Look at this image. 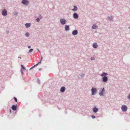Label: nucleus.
Returning a JSON list of instances; mask_svg holds the SVG:
<instances>
[{"label":"nucleus","mask_w":130,"mask_h":130,"mask_svg":"<svg viewBox=\"0 0 130 130\" xmlns=\"http://www.w3.org/2000/svg\"><path fill=\"white\" fill-rule=\"evenodd\" d=\"M97 91V89L95 88L92 87L91 89V95H95Z\"/></svg>","instance_id":"obj_1"},{"label":"nucleus","mask_w":130,"mask_h":130,"mask_svg":"<svg viewBox=\"0 0 130 130\" xmlns=\"http://www.w3.org/2000/svg\"><path fill=\"white\" fill-rule=\"evenodd\" d=\"M60 22L62 25H64L66 23L67 21L64 19L62 18L60 20Z\"/></svg>","instance_id":"obj_2"},{"label":"nucleus","mask_w":130,"mask_h":130,"mask_svg":"<svg viewBox=\"0 0 130 130\" xmlns=\"http://www.w3.org/2000/svg\"><path fill=\"white\" fill-rule=\"evenodd\" d=\"M102 77V82L105 83H107L108 80V77L107 76H103Z\"/></svg>","instance_id":"obj_3"},{"label":"nucleus","mask_w":130,"mask_h":130,"mask_svg":"<svg viewBox=\"0 0 130 130\" xmlns=\"http://www.w3.org/2000/svg\"><path fill=\"white\" fill-rule=\"evenodd\" d=\"M121 109L123 111L126 112L127 110V107L126 105H123L121 107Z\"/></svg>","instance_id":"obj_4"},{"label":"nucleus","mask_w":130,"mask_h":130,"mask_svg":"<svg viewBox=\"0 0 130 130\" xmlns=\"http://www.w3.org/2000/svg\"><path fill=\"white\" fill-rule=\"evenodd\" d=\"M105 92V88L103 87L101 89V91L99 92V94L100 96H104V93Z\"/></svg>","instance_id":"obj_5"},{"label":"nucleus","mask_w":130,"mask_h":130,"mask_svg":"<svg viewBox=\"0 0 130 130\" xmlns=\"http://www.w3.org/2000/svg\"><path fill=\"white\" fill-rule=\"evenodd\" d=\"M21 3L24 5H27L29 3V2L27 0H22Z\"/></svg>","instance_id":"obj_6"},{"label":"nucleus","mask_w":130,"mask_h":130,"mask_svg":"<svg viewBox=\"0 0 130 130\" xmlns=\"http://www.w3.org/2000/svg\"><path fill=\"white\" fill-rule=\"evenodd\" d=\"M2 14L4 16H6L7 14V12L6 9H3L2 11Z\"/></svg>","instance_id":"obj_7"},{"label":"nucleus","mask_w":130,"mask_h":130,"mask_svg":"<svg viewBox=\"0 0 130 130\" xmlns=\"http://www.w3.org/2000/svg\"><path fill=\"white\" fill-rule=\"evenodd\" d=\"M18 107L17 104L15 105H13L11 107V109L14 111L17 110V108Z\"/></svg>","instance_id":"obj_8"},{"label":"nucleus","mask_w":130,"mask_h":130,"mask_svg":"<svg viewBox=\"0 0 130 130\" xmlns=\"http://www.w3.org/2000/svg\"><path fill=\"white\" fill-rule=\"evenodd\" d=\"M73 18L75 19H77L78 18V15L77 13H74L73 15Z\"/></svg>","instance_id":"obj_9"},{"label":"nucleus","mask_w":130,"mask_h":130,"mask_svg":"<svg viewBox=\"0 0 130 130\" xmlns=\"http://www.w3.org/2000/svg\"><path fill=\"white\" fill-rule=\"evenodd\" d=\"M99 109L97 107H94L93 108V111L94 113H96L98 111Z\"/></svg>","instance_id":"obj_10"},{"label":"nucleus","mask_w":130,"mask_h":130,"mask_svg":"<svg viewBox=\"0 0 130 130\" xmlns=\"http://www.w3.org/2000/svg\"><path fill=\"white\" fill-rule=\"evenodd\" d=\"M78 33V32L77 30H73L72 32V35L74 36L77 35Z\"/></svg>","instance_id":"obj_11"},{"label":"nucleus","mask_w":130,"mask_h":130,"mask_svg":"<svg viewBox=\"0 0 130 130\" xmlns=\"http://www.w3.org/2000/svg\"><path fill=\"white\" fill-rule=\"evenodd\" d=\"M66 90L65 87L64 86L62 87L60 89V91L62 93L64 92Z\"/></svg>","instance_id":"obj_12"},{"label":"nucleus","mask_w":130,"mask_h":130,"mask_svg":"<svg viewBox=\"0 0 130 130\" xmlns=\"http://www.w3.org/2000/svg\"><path fill=\"white\" fill-rule=\"evenodd\" d=\"M64 29L66 31H69L70 30L69 26L68 25H66L65 26Z\"/></svg>","instance_id":"obj_13"},{"label":"nucleus","mask_w":130,"mask_h":130,"mask_svg":"<svg viewBox=\"0 0 130 130\" xmlns=\"http://www.w3.org/2000/svg\"><path fill=\"white\" fill-rule=\"evenodd\" d=\"M108 75V74L107 73L103 72L101 74L100 76L102 77L103 76H106Z\"/></svg>","instance_id":"obj_14"},{"label":"nucleus","mask_w":130,"mask_h":130,"mask_svg":"<svg viewBox=\"0 0 130 130\" xmlns=\"http://www.w3.org/2000/svg\"><path fill=\"white\" fill-rule=\"evenodd\" d=\"M31 24L30 23H28L25 24V26L27 28H28L30 27Z\"/></svg>","instance_id":"obj_15"},{"label":"nucleus","mask_w":130,"mask_h":130,"mask_svg":"<svg viewBox=\"0 0 130 130\" xmlns=\"http://www.w3.org/2000/svg\"><path fill=\"white\" fill-rule=\"evenodd\" d=\"M73 7V8L72 9L73 11H75L77 10L78 8L76 6L74 5Z\"/></svg>","instance_id":"obj_16"},{"label":"nucleus","mask_w":130,"mask_h":130,"mask_svg":"<svg viewBox=\"0 0 130 130\" xmlns=\"http://www.w3.org/2000/svg\"><path fill=\"white\" fill-rule=\"evenodd\" d=\"M97 26L96 24H95L93 25L92 27V29H95L97 28Z\"/></svg>","instance_id":"obj_17"},{"label":"nucleus","mask_w":130,"mask_h":130,"mask_svg":"<svg viewBox=\"0 0 130 130\" xmlns=\"http://www.w3.org/2000/svg\"><path fill=\"white\" fill-rule=\"evenodd\" d=\"M93 48H95L98 47V45L96 43H94L93 44Z\"/></svg>","instance_id":"obj_18"},{"label":"nucleus","mask_w":130,"mask_h":130,"mask_svg":"<svg viewBox=\"0 0 130 130\" xmlns=\"http://www.w3.org/2000/svg\"><path fill=\"white\" fill-rule=\"evenodd\" d=\"M113 18L111 16L110 17H108L107 19L108 20L110 21H111L112 20Z\"/></svg>","instance_id":"obj_19"},{"label":"nucleus","mask_w":130,"mask_h":130,"mask_svg":"<svg viewBox=\"0 0 130 130\" xmlns=\"http://www.w3.org/2000/svg\"><path fill=\"white\" fill-rule=\"evenodd\" d=\"M38 18H39L40 19H42V18H43V16H41V14L39 13V14Z\"/></svg>","instance_id":"obj_20"},{"label":"nucleus","mask_w":130,"mask_h":130,"mask_svg":"<svg viewBox=\"0 0 130 130\" xmlns=\"http://www.w3.org/2000/svg\"><path fill=\"white\" fill-rule=\"evenodd\" d=\"M25 36L27 37H28L29 36V34L28 32H27L25 33Z\"/></svg>","instance_id":"obj_21"},{"label":"nucleus","mask_w":130,"mask_h":130,"mask_svg":"<svg viewBox=\"0 0 130 130\" xmlns=\"http://www.w3.org/2000/svg\"><path fill=\"white\" fill-rule=\"evenodd\" d=\"M24 70H26V69L25 67L24 66L22 68H21V71H23Z\"/></svg>","instance_id":"obj_22"},{"label":"nucleus","mask_w":130,"mask_h":130,"mask_svg":"<svg viewBox=\"0 0 130 130\" xmlns=\"http://www.w3.org/2000/svg\"><path fill=\"white\" fill-rule=\"evenodd\" d=\"M40 21V18H37L36 19V21L37 22H39V21Z\"/></svg>","instance_id":"obj_23"},{"label":"nucleus","mask_w":130,"mask_h":130,"mask_svg":"<svg viewBox=\"0 0 130 130\" xmlns=\"http://www.w3.org/2000/svg\"><path fill=\"white\" fill-rule=\"evenodd\" d=\"M33 50L32 48L30 49L29 51L28 52V53H31L33 51Z\"/></svg>","instance_id":"obj_24"},{"label":"nucleus","mask_w":130,"mask_h":130,"mask_svg":"<svg viewBox=\"0 0 130 130\" xmlns=\"http://www.w3.org/2000/svg\"><path fill=\"white\" fill-rule=\"evenodd\" d=\"M18 12L17 11H15V12H14L13 14L15 15H17L18 14Z\"/></svg>","instance_id":"obj_25"},{"label":"nucleus","mask_w":130,"mask_h":130,"mask_svg":"<svg viewBox=\"0 0 130 130\" xmlns=\"http://www.w3.org/2000/svg\"><path fill=\"white\" fill-rule=\"evenodd\" d=\"M13 99L15 102H17V99L15 97H14Z\"/></svg>","instance_id":"obj_26"},{"label":"nucleus","mask_w":130,"mask_h":130,"mask_svg":"<svg viewBox=\"0 0 130 130\" xmlns=\"http://www.w3.org/2000/svg\"><path fill=\"white\" fill-rule=\"evenodd\" d=\"M79 75L81 77H84V74L83 73H81L79 74Z\"/></svg>","instance_id":"obj_27"},{"label":"nucleus","mask_w":130,"mask_h":130,"mask_svg":"<svg viewBox=\"0 0 130 130\" xmlns=\"http://www.w3.org/2000/svg\"><path fill=\"white\" fill-rule=\"evenodd\" d=\"M91 118L93 119H94L95 118V117L93 115H92L91 116Z\"/></svg>","instance_id":"obj_28"},{"label":"nucleus","mask_w":130,"mask_h":130,"mask_svg":"<svg viewBox=\"0 0 130 130\" xmlns=\"http://www.w3.org/2000/svg\"><path fill=\"white\" fill-rule=\"evenodd\" d=\"M127 99L130 100V93H129L128 96H127Z\"/></svg>","instance_id":"obj_29"},{"label":"nucleus","mask_w":130,"mask_h":130,"mask_svg":"<svg viewBox=\"0 0 130 130\" xmlns=\"http://www.w3.org/2000/svg\"><path fill=\"white\" fill-rule=\"evenodd\" d=\"M90 59L91 60H94V57H91V58H90Z\"/></svg>","instance_id":"obj_30"},{"label":"nucleus","mask_w":130,"mask_h":130,"mask_svg":"<svg viewBox=\"0 0 130 130\" xmlns=\"http://www.w3.org/2000/svg\"><path fill=\"white\" fill-rule=\"evenodd\" d=\"M38 80V83L39 84H40V80L39 79H38V80Z\"/></svg>","instance_id":"obj_31"},{"label":"nucleus","mask_w":130,"mask_h":130,"mask_svg":"<svg viewBox=\"0 0 130 130\" xmlns=\"http://www.w3.org/2000/svg\"><path fill=\"white\" fill-rule=\"evenodd\" d=\"M41 63V61H40L38 63H37L38 64H40Z\"/></svg>","instance_id":"obj_32"},{"label":"nucleus","mask_w":130,"mask_h":130,"mask_svg":"<svg viewBox=\"0 0 130 130\" xmlns=\"http://www.w3.org/2000/svg\"><path fill=\"white\" fill-rule=\"evenodd\" d=\"M42 59H43V57H42V56H41V59H40V61H42Z\"/></svg>","instance_id":"obj_33"},{"label":"nucleus","mask_w":130,"mask_h":130,"mask_svg":"<svg viewBox=\"0 0 130 130\" xmlns=\"http://www.w3.org/2000/svg\"><path fill=\"white\" fill-rule=\"evenodd\" d=\"M38 64L37 63L35 65H34V67H35L36 66H37Z\"/></svg>","instance_id":"obj_34"},{"label":"nucleus","mask_w":130,"mask_h":130,"mask_svg":"<svg viewBox=\"0 0 130 130\" xmlns=\"http://www.w3.org/2000/svg\"><path fill=\"white\" fill-rule=\"evenodd\" d=\"M23 71H21V72L22 75H23Z\"/></svg>","instance_id":"obj_35"},{"label":"nucleus","mask_w":130,"mask_h":130,"mask_svg":"<svg viewBox=\"0 0 130 130\" xmlns=\"http://www.w3.org/2000/svg\"><path fill=\"white\" fill-rule=\"evenodd\" d=\"M37 50L39 52L40 54V51L38 49V48L37 49Z\"/></svg>","instance_id":"obj_36"},{"label":"nucleus","mask_w":130,"mask_h":130,"mask_svg":"<svg viewBox=\"0 0 130 130\" xmlns=\"http://www.w3.org/2000/svg\"><path fill=\"white\" fill-rule=\"evenodd\" d=\"M34 66H32L30 69H29V70H30L31 69H32L33 68H34Z\"/></svg>","instance_id":"obj_37"},{"label":"nucleus","mask_w":130,"mask_h":130,"mask_svg":"<svg viewBox=\"0 0 130 130\" xmlns=\"http://www.w3.org/2000/svg\"><path fill=\"white\" fill-rule=\"evenodd\" d=\"M28 47L29 48H31V46H30V45H29L28 46Z\"/></svg>","instance_id":"obj_38"},{"label":"nucleus","mask_w":130,"mask_h":130,"mask_svg":"<svg viewBox=\"0 0 130 130\" xmlns=\"http://www.w3.org/2000/svg\"><path fill=\"white\" fill-rule=\"evenodd\" d=\"M42 70V69L41 68H40L39 69V71H40Z\"/></svg>","instance_id":"obj_39"},{"label":"nucleus","mask_w":130,"mask_h":130,"mask_svg":"<svg viewBox=\"0 0 130 130\" xmlns=\"http://www.w3.org/2000/svg\"><path fill=\"white\" fill-rule=\"evenodd\" d=\"M9 112L10 113H11V109H9Z\"/></svg>","instance_id":"obj_40"},{"label":"nucleus","mask_w":130,"mask_h":130,"mask_svg":"<svg viewBox=\"0 0 130 130\" xmlns=\"http://www.w3.org/2000/svg\"><path fill=\"white\" fill-rule=\"evenodd\" d=\"M21 68H22L24 66L22 64H21Z\"/></svg>","instance_id":"obj_41"},{"label":"nucleus","mask_w":130,"mask_h":130,"mask_svg":"<svg viewBox=\"0 0 130 130\" xmlns=\"http://www.w3.org/2000/svg\"><path fill=\"white\" fill-rule=\"evenodd\" d=\"M9 31H6V32H7V34H8V33H9Z\"/></svg>","instance_id":"obj_42"},{"label":"nucleus","mask_w":130,"mask_h":130,"mask_svg":"<svg viewBox=\"0 0 130 130\" xmlns=\"http://www.w3.org/2000/svg\"><path fill=\"white\" fill-rule=\"evenodd\" d=\"M18 58H21V57H18Z\"/></svg>","instance_id":"obj_43"},{"label":"nucleus","mask_w":130,"mask_h":130,"mask_svg":"<svg viewBox=\"0 0 130 130\" xmlns=\"http://www.w3.org/2000/svg\"><path fill=\"white\" fill-rule=\"evenodd\" d=\"M39 116H40V117H41V116H40V115H39Z\"/></svg>","instance_id":"obj_44"},{"label":"nucleus","mask_w":130,"mask_h":130,"mask_svg":"<svg viewBox=\"0 0 130 130\" xmlns=\"http://www.w3.org/2000/svg\"><path fill=\"white\" fill-rule=\"evenodd\" d=\"M130 28V27H129L128 28Z\"/></svg>","instance_id":"obj_45"},{"label":"nucleus","mask_w":130,"mask_h":130,"mask_svg":"<svg viewBox=\"0 0 130 130\" xmlns=\"http://www.w3.org/2000/svg\"><path fill=\"white\" fill-rule=\"evenodd\" d=\"M16 112H15V113H16Z\"/></svg>","instance_id":"obj_46"}]
</instances>
